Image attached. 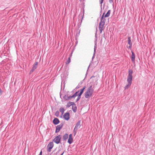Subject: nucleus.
Instances as JSON below:
<instances>
[{"mask_svg":"<svg viewBox=\"0 0 155 155\" xmlns=\"http://www.w3.org/2000/svg\"><path fill=\"white\" fill-rule=\"evenodd\" d=\"M2 91L1 89V88H0V95L2 94Z\"/></svg>","mask_w":155,"mask_h":155,"instance_id":"5701e85b","label":"nucleus"},{"mask_svg":"<svg viewBox=\"0 0 155 155\" xmlns=\"http://www.w3.org/2000/svg\"><path fill=\"white\" fill-rule=\"evenodd\" d=\"M81 126V122H78L76 124L74 130V136H75L76 135L77 131L78 130V129Z\"/></svg>","mask_w":155,"mask_h":155,"instance_id":"39448f33","label":"nucleus"},{"mask_svg":"<svg viewBox=\"0 0 155 155\" xmlns=\"http://www.w3.org/2000/svg\"><path fill=\"white\" fill-rule=\"evenodd\" d=\"M61 138V137L60 135H59L56 137L54 139L53 141L57 144L59 143Z\"/></svg>","mask_w":155,"mask_h":155,"instance_id":"423d86ee","label":"nucleus"},{"mask_svg":"<svg viewBox=\"0 0 155 155\" xmlns=\"http://www.w3.org/2000/svg\"><path fill=\"white\" fill-rule=\"evenodd\" d=\"M131 53L132 54L131 57V58L132 61L133 62H134L135 61V55L134 53L132 51H131Z\"/></svg>","mask_w":155,"mask_h":155,"instance_id":"f8f14e48","label":"nucleus"},{"mask_svg":"<svg viewBox=\"0 0 155 155\" xmlns=\"http://www.w3.org/2000/svg\"><path fill=\"white\" fill-rule=\"evenodd\" d=\"M109 2L110 3H113V0H109Z\"/></svg>","mask_w":155,"mask_h":155,"instance_id":"4be33fe9","label":"nucleus"},{"mask_svg":"<svg viewBox=\"0 0 155 155\" xmlns=\"http://www.w3.org/2000/svg\"><path fill=\"white\" fill-rule=\"evenodd\" d=\"M39 155H42V152L41 151L40 152Z\"/></svg>","mask_w":155,"mask_h":155,"instance_id":"b1692460","label":"nucleus"},{"mask_svg":"<svg viewBox=\"0 0 155 155\" xmlns=\"http://www.w3.org/2000/svg\"><path fill=\"white\" fill-rule=\"evenodd\" d=\"M93 92V88L92 87V86L91 85L87 88L84 93L85 98L86 99H90L91 97Z\"/></svg>","mask_w":155,"mask_h":155,"instance_id":"f03ea898","label":"nucleus"},{"mask_svg":"<svg viewBox=\"0 0 155 155\" xmlns=\"http://www.w3.org/2000/svg\"><path fill=\"white\" fill-rule=\"evenodd\" d=\"M38 63L37 62H35V63L33 65V66L32 68V69L31 71L33 72L34 70H35L37 67L38 65Z\"/></svg>","mask_w":155,"mask_h":155,"instance_id":"9b49d317","label":"nucleus"},{"mask_svg":"<svg viewBox=\"0 0 155 155\" xmlns=\"http://www.w3.org/2000/svg\"><path fill=\"white\" fill-rule=\"evenodd\" d=\"M72 136V134H70L69 135V138L68 139V142L69 144H71L73 141V139Z\"/></svg>","mask_w":155,"mask_h":155,"instance_id":"9d476101","label":"nucleus"},{"mask_svg":"<svg viewBox=\"0 0 155 155\" xmlns=\"http://www.w3.org/2000/svg\"><path fill=\"white\" fill-rule=\"evenodd\" d=\"M104 13L103 14L101 17V21L99 25V29L100 33H101L103 30L104 29V25H105V19L104 18Z\"/></svg>","mask_w":155,"mask_h":155,"instance_id":"20e7f679","label":"nucleus"},{"mask_svg":"<svg viewBox=\"0 0 155 155\" xmlns=\"http://www.w3.org/2000/svg\"><path fill=\"white\" fill-rule=\"evenodd\" d=\"M86 88V87L85 86L83 87L82 89H81L80 90V93H79V91H77L76 92L75 94L71 96H68L67 95H65L64 97V99L66 100H70L71 98H73L74 97H75L77 96H78L77 101H78L81 98V96L84 90Z\"/></svg>","mask_w":155,"mask_h":155,"instance_id":"f257e3e1","label":"nucleus"},{"mask_svg":"<svg viewBox=\"0 0 155 155\" xmlns=\"http://www.w3.org/2000/svg\"><path fill=\"white\" fill-rule=\"evenodd\" d=\"M58 112H56L55 113V114L56 115L57 114H58Z\"/></svg>","mask_w":155,"mask_h":155,"instance_id":"a878e982","label":"nucleus"},{"mask_svg":"<svg viewBox=\"0 0 155 155\" xmlns=\"http://www.w3.org/2000/svg\"><path fill=\"white\" fill-rule=\"evenodd\" d=\"M133 73V71L132 70H130L129 71L128 75L127 78V81L128 83V84L125 87L124 89L126 90L128 89L130 86L132 81V80L133 77L132 74Z\"/></svg>","mask_w":155,"mask_h":155,"instance_id":"7ed1b4c3","label":"nucleus"},{"mask_svg":"<svg viewBox=\"0 0 155 155\" xmlns=\"http://www.w3.org/2000/svg\"><path fill=\"white\" fill-rule=\"evenodd\" d=\"M72 109L73 111L75 112L77 110V108L75 104H74L72 106Z\"/></svg>","mask_w":155,"mask_h":155,"instance_id":"f3484780","label":"nucleus"},{"mask_svg":"<svg viewBox=\"0 0 155 155\" xmlns=\"http://www.w3.org/2000/svg\"><path fill=\"white\" fill-rule=\"evenodd\" d=\"M63 124H61L58 125L56 128L55 131L56 133H58L59 131L63 127Z\"/></svg>","mask_w":155,"mask_h":155,"instance_id":"6e6552de","label":"nucleus"},{"mask_svg":"<svg viewBox=\"0 0 155 155\" xmlns=\"http://www.w3.org/2000/svg\"><path fill=\"white\" fill-rule=\"evenodd\" d=\"M104 0H99V1L100 2V4L102 5V3L103 2Z\"/></svg>","mask_w":155,"mask_h":155,"instance_id":"412c9836","label":"nucleus"},{"mask_svg":"<svg viewBox=\"0 0 155 155\" xmlns=\"http://www.w3.org/2000/svg\"><path fill=\"white\" fill-rule=\"evenodd\" d=\"M59 110L62 113V114L64 112V109L63 108L61 107L60 108Z\"/></svg>","mask_w":155,"mask_h":155,"instance_id":"6ab92c4d","label":"nucleus"},{"mask_svg":"<svg viewBox=\"0 0 155 155\" xmlns=\"http://www.w3.org/2000/svg\"><path fill=\"white\" fill-rule=\"evenodd\" d=\"M64 153V152H63L61 155H63Z\"/></svg>","mask_w":155,"mask_h":155,"instance_id":"bb28decb","label":"nucleus"},{"mask_svg":"<svg viewBox=\"0 0 155 155\" xmlns=\"http://www.w3.org/2000/svg\"><path fill=\"white\" fill-rule=\"evenodd\" d=\"M71 62V58H69L67 61L66 62V64H69Z\"/></svg>","mask_w":155,"mask_h":155,"instance_id":"aec40b11","label":"nucleus"},{"mask_svg":"<svg viewBox=\"0 0 155 155\" xmlns=\"http://www.w3.org/2000/svg\"><path fill=\"white\" fill-rule=\"evenodd\" d=\"M53 122L54 124H57L59 123V121L58 119L55 118L53 120Z\"/></svg>","mask_w":155,"mask_h":155,"instance_id":"2eb2a0df","label":"nucleus"},{"mask_svg":"<svg viewBox=\"0 0 155 155\" xmlns=\"http://www.w3.org/2000/svg\"><path fill=\"white\" fill-rule=\"evenodd\" d=\"M110 13H111L110 10H109L106 14L104 15V17L106 18V17H108L109 16V15L110 14Z\"/></svg>","mask_w":155,"mask_h":155,"instance_id":"ddd939ff","label":"nucleus"},{"mask_svg":"<svg viewBox=\"0 0 155 155\" xmlns=\"http://www.w3.org/2000/svg\"><path fill=\"white\" fill-rule=\"evenodd\" d=\"M68 134H66L64 135L63 137V138L64 140H66L68 138Z\"/></svg>","mask_w":155,"mask_h":155,"instance_id":"dca6fc26","label":"nucleus"},{"mask_svg":"<svg viewBox=\"0 0 155 155\" xmlns=\"http://www.w3.org/2000/svg\"><path fill=\"white\" fill-rule=\"evenodd\" d=\"M54 146L53 143L52 142L50 143L48 145V152H50L51 149L53 148Z\"/></svg>","mask_w":155,"mask_h":155,"instance_id":"0eeeda50","label":"nucleus"},{"mask_svg":"<svg viewBox=\"0 0 155 155\" xmlns=\"http://www.w3.org/2000/svg\"><path fill=\"white\" fill-rule=\"evenodd\" d=\"M70 114L69 113H65L64 115V117L65 119L68 120L70 118Z\"/></svg>","mask_w":155,"mask_h":155,"instance_id":"1a4fd4ad","label":"nucleus"},{"mask_svg":"<svg viewBox=\"0 0 155 155\" xmlns=\"http://www.w3.org/2000/svg\"><path fill=\"white\" fill-rule=\"evenodd\" d=\"M128 44L129 45H132V43L131 42V38L130 37H129L128 38Z\"/></svg>","mask_w":155,"mask_h":155,"instance_id":"a211bd4d","label":"nucleus"},{"mask_svg":"<svg viewBox=\"0 0 155 155\" xmlns=\"http://www.w3.org/2000/svg\"><path fill=\"white\" fill-rule=\"evenodd\" d=\"M131 46H132V45H129V46L128 48H131Z\"/></svg>","mask_w":155,"mask_h":155,"instance_id":"393cba45","label":"nucleus"},{"mask_svg":"<svg viewBox=\"0 0 155 155\" xmlns=\"http://www.w3.org/2000/svg\"><path fill=\"white\" fill-rule=\"evenodd\" d=\"M74 104V103L73 102H69L67 103V107H69L71 106H72Z\"/></svg>","mask_w":155,"mask_h":155,"instance_id":"4468645a","label":"nucleus"}]
</instances>
